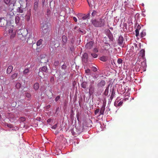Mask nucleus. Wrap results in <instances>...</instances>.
I'll use <instances>...</instances> for the list:
<instances>
[{"instance_id": "nucleus-1", "label": "nucleus", "mask_w": 158, "mask_h": 158, "mask_svg": "<svg viewBox=\"0 0 158 158\" xmlns=\"http://www.w3.org/2000/svg\"><path fill=\"white\" fill-rule=\"evenodd\" d=\"M145 50L144 49H142L140 51V54L141 55L143 59V60L141 63V65L140 68V70H141L143 71L144 72L146 71V68L147 67L146 60L144 58L145 56Z\"/></svg>"}, {"instance_id": "nucleus-2", "label": "nucleus", "mask_w": 158, "mask_h": 158, "mask_svg": "<svg viewBox=\"0 0 158 158\" xmlns=\"http://www.w3.org/2000/svg\"><path fill=\"white\" fill-rule=\"evenodd\" d=\"M92 22L94 25L96 27L103 26L105 25V20L102 19L97 20H92Z\"/></svg>"}, {"instance_id": "nucleus-3", "label": "nucleus", "mask_w": 158, "mask_h": 158, "mask_svg": "<svg viewBox=\"0 0 158 158\" xmlns=\"http://www.w3.org/2000/svg\"><path fill=\"white\" fill-rule=\"evenodd\" d=\"M18 33V39L23 41L25 39L26 35L27 34V31L25 29L19 30Z\"/></svg>"}, {"instance_id": "nucleus-4", "label": "nucleus", "mask_w": 158, "mask_h": 158, "mask_svg": "<svg viewBox=\"0 0 158 158\" xmlns=\"http://www.w3.org/2000/svg\"><path fill=\"white\" fill-rule=\"evenodd\" d=\"M8 31V34L10 36V39L12 40L15 37L16 35V31L14 29L13 26L10 25L9 27Z\"/></svg>"}, {"instance_id": "nucleus-5", "label": "nucleus", "mask_w": 158, "mask_h": 158, "mask_svg": "<svg viewBox=\"0 0 158 158\" xmlns=\"http://www.w3.org/2000/svg\"><path fill=\"white\" fill-rule=\"evenodd\" d=\"M34 35L31 33L29 34V37L28 38L27 40V42L29 44H35V41L34 39Z\"/></svg>"}, {"instance_id": "nucleus-6", "label": "nucleus", "mask_w": 158, "mask_h": 158, "mask_svg": "<svg viewBox=\"0 0 158 158\" xmlns=\"http://www.w3.org/2000/svg\"><path fill=\"white\" fill-rule=\"evenodd\" d=\"M14 16V13L11 11L9 13H7L6 17L4 18H5L6 20L10 21L13 18Z\"/></svg>"}, {"instance_id": "nucleus-7", "label": "nucleus", "mask_w": 158, "mask_h": 158, "mask_svg": "<svg viewBox=\"0 0 158 158\" xmlns=\"http://www.w3.org/2000/svg\"><path fill=\"white\" fill-rule=\"evenodd\" d=\"M94 83V81H92L90 82V84L89 86V93L90 94H92L94 92V86L93 85Z\"/></svg>"}, {"instance_id": "nucleus-8", "label": "nucleus", "mask_w": 158, "mask_h": 158, "mask_svg": "<svg viewBox=\"0 0 158 158\" xmlns=\"http://www.w3.org/2000/svg\"><path fill=\"white\" fill-rule=\"evenodd\" d=\"M41 27L42 30H49L48 25L46 22L41 23Z\"/></svg>"}, {"instance_id": "nucleus-9", "label": "nucleus", "mask_w": 158, "mask_h": 158, "mask_svg": "<svg viewBox=\"0 0 158 158\" xmlns=\"http://www.w3.org/2000/svg\"><path fill=\"white\" fill-rule=\"evenodd\" d=\"M48 72V70L47 67L46 66H44L40 69L39 74V75L41 73H47Z\"/></svg>"}, {"instance_id": "nucleus-10", "label": "nucleus", "mask_w": 158, "mask_h": 158, "mask_svg": "<svg viewBox=\"0 0 158 158\" xmlns=\"http://www.w3.org/2000/svg\"><path fill=\"white\" fill-rule=\"evenodd\" d=\"M105 104H103L100 110V113H99V115L98 116H100L101 115H103L104 112L105 110Z\"/></svg>"}, {"instance_id": "nucleus-11", "label": "nucleus", "mask_w": 158, "mask_h": 158, "mask_svg": "<svg viewBox=\"0 0 158 158\" xmlns=\"http://www.w3.org/2000/svg\"><path fill=\"white\" fill-rule=\"evenodd\" d=\"M124 40V39L122 36L120 35L118 39V43L121 46L123 45Z\"/></svg>"}, {"instance_id": "nucleus-12", "label": "nucleus", "mask_w": 158, "mask_h": 158, "mask_svg": "<svg viewBox=\"0 0 158 158\" xmlns=\"http://www.w3.org/2000/svg\"><path fill=\"white\" fill-rule=\"evenodd\" d=\"M106 82L104 80H102L97 84V86L98 88L103 87L105 85Z\"/></svg>"}, {"instance_id": "nucleus-13", "label": "nucleus", "mask_w": 158, "mask_h": 158, "mask_svg": "<svg viewBox=\"0 0 158 158\" xmlns=\"http://www.w3.org/2000/svg\"><path fill=\"white\" fill-rule=\"evenodd\" d=\"M6 23V21L4 17H0V26L2 27L5 25V23Z\"/></svg>"}, {"instance_id": "nucleus-14", "label": "nucleus", "mask_w": 158, "mask_h": 158, "mask_svg": "<svg viewBox=\"0 0 158 158\" xmlns=\"http://www.w3.org/2000/svg\"><path fill=\"white\" fill-rule=\"evenodd\" d=\"M38 2L39 0H36L34 3V10L35 12H37L38 10Z\"/></svg>"}, {"instance_id": "nucleus-15", "label": "nucleus", "mask_w": 158, "mask_h": 158, "mask_svg": "<svg viewBox=\"0 0 158 158\" xmlns=\"http://www.w3.org/2000/svg\"><path fill=\"white\" fill-rule=\"evenodd\" d=\"M93 42L92 41H90L87 43L85 45V47L88 49H90L93 47Z\"/></svg>"}, {"instance_id": "nucleus-16", "label": "nucleus", "mask_w": 158, "mask_h": 158, "mask_svg": "<svg viewBox=\"0 0 158 158\" xmlns=\"http://www.w3.org/2000/svg\"><path fill=\"white\" fill-rule=\"evenodd\" d=\"M118 101H117V100L114 102V105L116 107L120 106H122L123 103V102L122 101H120L119 102Z\"/></svg>"}, {"instance_id": "nucleus-17", "label": "nucleus", "mask_w": 158, "mask_h": 158, "mask_svg": "<svg viewBox=\"0 0 158 158\" xmlns=\"http://www.w3.org/2000/svg\"><path fill=\"white\" fill-rule=\"evenodd\" d=\"M13 69V67L11 65H10L8 66L6 72L7 73L10 74L12 71Z\"/></svg>"}, {"instance_id": "nucleus-18", "label": "nucleus", "mask_w": 158, "mask_h": 158, "mask_svg": "<svg viewBox=\"0 0 158 158\" xmlns=\"http://www.w3.org/2000/svg\"><path fill=\"white\" fill-rule=\"evenodd\" d=\"M41 31L42 32L43 35H48L50 31L49 30H42Z\"/></svg>"}, {"instance_id": "nucleus-19", "label": "nucleus", "mask_w": 158, "mask_h": 158, "mask_svg": "<svg viewBox=\"0 0 158 158\" xmlns=\"http://www.w3.org/2000/svg\"><path fill=\"white\" fill-rule=\"evenodd\" d=\"M103 47L105 50H108L111 48L110 44L106 43L103 46Z\"/></svg>"}, {"instance_id": "nucleus-20", "label": "nucleus", "mask_w": 158, "mask_h": 158, "mask_svg": "<svg viewBox=\"0 0 158 158\" xmlns=\"http://www.w3.org/2000/svg\"><path fill=\"white\" fill-rule=\"evenodd\" d=\"M88 85V83L87 82L84 81L81 84V86L82 88L84 89H85Z\"/></svg>"}, {"instance_id": "nucleus-21", "label": "nucleus", "mask_w": 158, "mask_h": 158, "mask_svg": "<svg viewBox=\"0 0 158 158\" xmlns=\"http://www.w3.org/2000/svg\"><path fill=\"white\" fill-rule=\"evenodd\" d=\"M39 84L38 82L35 83L34 85V89L35 90H37L39 88Z\"/></svg>"}, {"instance_id": "nucleus-22", "label": "nucleus", "mask_w": 158, "mask_h": 158, "mask_svg": "<svg viewBox=\"0 0 158 158\" xmlns=\"http://www.w3.org/2000/svg\"><path fill=\"white\" fill-rule=\"evenodd\" d=\"M67 67V66L65 65L64 64H63L62 66H61V69H62L63 70H64V72H63V73H61V74L62 75H65V74L66 73V72L65 71V70L66 69V68Z\"/></svg>"}, {"instance_id": "nucleus-23", "label": "nucleus", "mask_w": 158, "mask_h": 158, "mask_svg": "<svg viewBox=\"0 0 158 158\" xmlns=\"http://www.w3.org/2000/svg\"><path fill=\"white\" fill-rule=\"evenodd\" d=\"M24 9L22 8L21 7H18L17 9V11H18V12L20 13H23L24 12Z\"/></svg>"}, {"instance_id": "nucleus-24", "label": "nucleus", "mask_w": 158, "mask_h": 158, "mask_svg": "<svg viewBox=\"0 0 158 158\" xmlns=\"http://www.w3.org/2000/svg\"><path fill=\"white\" fill-rule=\"evenodd\" d=\"M115 95V92L114 89H113L112 91L111 95L110 97L111 99H112Z\"/></svg>"}, {"instance_id": "nucleus-25", "label": "nucleus", "mask_w": 158, "mask_h": 158, "mask_svg": "<svg viewBox=\"0 0 158 158\" xmlns=\"http://www.w3.org/2000/svg\"><path fill=\"white\" fill-rule=\"evenodd\" d=\"M20 19L19 17L18 16H16L15 17V23L18 24L19 21Z\"/></svg>"}, {"instance_id": "nucleus-26", "label": "nucleus", "mask_w": 158, "mask_h": 158, "mask_svg": "<svg viewBox=\"0 0 158 158\" xmlns=\"http://www.w3.org/2000/svg\"><path fill=\"white\" fill-rule=\"evenodd\" d=\"M109 86H108L106 89L104 94L105 95L107 96L108 95V92H109Z\"/></svg>"}, {"instance_id": "nucleus-27", "label": "nucleus", "mask_w": 158, "mask_h": 158, "mask_svg": "<svg viewBox=\"0 0 158 158\" xmlns=\"http://www.w3.org/2000/svg\"><path fill=\"white\" fill-rule=\"evenodd\" d=\"M100 60L102 61H105L107 60V58L106 56H103L100 57Z\"/></svg>"}, {"instance_id": "nucleus-28", "label": "nucleus", "mask_w": 158, "mask_h": 158, "mask_svg": "<svg viewBox=\"0 0 158 158\" xmlns=\"http://www.w3.org/2000/svg\"><path fill=\"white\" fill-rule=\"evenodd\" d=\"M29 68H26L23 71V74H26L27 73L29 72Z\"/></svg>"}, {"instance_id": "nucleus-29", "label": "nucleus", "mask_w": 158, "mask_h": 158, "mask_svg": "<svg viewBox=\"0 0 158 158\" xmlns=\"http://www.w3.org/2000/svg\"><path fill=\"white\" fill-rule=\"evenodd\" d=\"M42 41L43 40L42 39L39 40L36 43L37 46H40L42 44Z\"/></svg>"}, {"instance_id": "nucleus-30", "label": "nucleus", "mask_w": 158, "mask_h": 158, "mask_svg": "<svg viewBox=\"0 0 158 158\" xmlns=\"http://www.w3.org/2000/svg\"><path fill=\"white\" fill-rule=\"evenodd\" d=\"M122 60L121 59H118L117 60V63L118 64V65L122 66Z\"/></svg>"}, {"instance_id": "nucleus-31", "label": "nucleus", "mask_w": 158, "mask_h": 158, "mask_svg": "<svg viewBox=\"0 0 158 158\" xmlns=\"http://www.w3.org/2000/svg\"><path fill=\"white\" fill-rule=\"evenodd\" d=\"M146 35V32L145 31H143L140 33V36L141 37H143Z\"/></svg>"}, {"instance_id": "nucleus-32", "label": "nucleus", "mask_w": 158, "mask_h": 158, "mask_svg": "<svg viewBox=\"0 0 158 158\" xmlns=\"http://www.w3.org/2000/svg\"><path fill=\"white\" fill-rule=\"evenodd\" d=\"M30 13L27 14L26 15V19L27 21H29L30 20Z\"/></svg>"}, {"instance_id": "nucleus-33", "label": "nucleus", "mask_w": 158, "mask_h": 158, "mask_svg": "<svg viewBox=\"0 0 158 158\" xmlns=\"http://www.w3.org/2000/svg\"><path fill=\"white\" fill-rule=\"evenodd\" d=\"M62 40L63 42L65 43L67 41V37L65 35H63L62 36Z\"/></svg>"}, {"instance_id": "nucleus-34", "label": "nucleus", "mask_w": 158, "mask_h": 158, "mask_svg": "<svg viewBox=\"0 0 158 158\" xmlns=\"http://www.w3.org/2000/svg\"><path fill=\"white\" fill-rule=\"evenodd\" d=\"M89 14H88L82 17V19L84 20H85L86 19H89Z\"/></svg>"}, {"instance_id": "nucleus-35", "label": "nucleus", "mask_w": 158, "mask_h": 158, "mask_svg": "<svg viewBox=\"0 0 158 158\" xmlns=\"http://www.w3.org/2000/svg\"><path fill=\"white\" fill-rule=\"evenodd\" d=\"M18 74L17 73H15L11 76L12 78L14 79L17 77Z\"/></svg>"}, {"instance_id": "nucleus-36", "label": "nucleus", "mask_w": 158, "mask_h": 158, "mask_svg": "<svg viewBox=\"0 0 158 158\" xmlns=\"http://www.w3.org/2000/svg\"><path fill=\"white\" fill-rule=\"evenodd\" d=\"M21 85L19 83H17L15 85V86L17 88L19 89L21 87Z\"/></svg>"}, {"instance_id": "nucleus-37", "label": "nucleus", "mask_w": 158, "mask_h": 158, "mask_svg": "<svg viewBox=\"0 0 158 158\" xmlns=\"http://www.w3.org/2000/svg\"><path fill=\"white\" fill-rule=\"evenodd\" d=\"M91 69L94 72H96L97 71V69L95 67L93 66L91 67Z\"/></svg>"}, {"instance_id": "nucleus-38", "label": "nucleus", "mask_w": 158, "mask_h": 158, "mask_svg": "<svg viewBox=\"0 0 158 158\" xmlns=\"http://www.w3.org/2000/svg\"><path fill=\"white\" fill-rule=\"evenodd\" d=\"M99 112L100 113L99 109H96L94 111V114H95V115H97Z\"/></svg>"}, {"instance_id": "nucleus-39", "label": "nucleus", "mask_w": 158, "mask_h": 158, "mask_svg": "<svg viewBox=\"0 0 158 158\" xmlns=\"http://www.w3.org/2000/svg\"><path fill=\"white\" fill-rule=\"evenodd\" d=\"M85 73L88 75L90 74V70L89 69H87L85 71Z\"/></svg>"}, {"instance_id": "nucleus-40", "label": "nucleus", "mask_w": 158, "mask_h": 158, "mask_svg": "<svg viewBox=\"0 0 158 158\" xmlns=\"http://www.w3.org/2000/svg\"><path fill=\"white\" fill-rule=\"evenodd\" d=\"M97 14V12L95 10H93V12L92 13V16H95Z\"/></svg>"}, {"instance_id": "nucleus-41", "label": "nucleus", "mask_w": 158, "mask_h": 158, "mask_svg": "<svg viewBox=\"0 0 158 158\" xmlns=\"http://www.w3.org/2000/svg\"><path fill=\"white\" fill-rule=\"evenodd\" d=\"M91 55L94 58H96L98 56V55L95 53H92L91 54Z\"/></svg>"}, {"instance_id": "nucleus-42", "label": "nucleus", "mask_w": 158, "mask_h": 158, "mask_svg": "<svg viewBox=\"0 0 158 158\" xmlns=\"http://www.w3.org/2000/svg\"><path fill=\"white\" fill-rule=\"evenodd\" d=\"M59 64V61H55L54 63V65L56 66H57Z\"/></svg>"}, {"instance_id": "nucleus-43", "label": "nucleus", "mask_w": 158, "mask_h": 158, "mask_svg": "<svg viewBox=\"0 0 158 158\" xmlns=\"http://www.w3.org/2000/svg\"><path fill=\"white\" fill-rule=\"evenodd\" d=\"M60 99V97L59 96H57L55 98V100L56 102H57Z\"/></svg>"}, {"instance_id": "nucleus-44", "label": "nucleus", "mask_w": 158, "mask_h": 158, "mask_svg": "<svg viewBox=\"0 0 158 158\" xmlns=\"http://www.w3.org/2000/svg\"><path fill=\"white\" fill-rule=\"evenodd\" d=\"M10 0H4V2L6 4H8L10 3Z\"/></svg>"}, {"instance_id": "nucleus-45", "label": "nucleus", "mask_w": 158, "mask_h": 158, "mask_svg": "<svg viewBox=\"0 0 158 158\" xmlns=\"http://www.w3.org/2000/svg\"><path fill=\"white\" fill-rule=\"evenodd\" d=\"M25 96L28 98H29L30 97L31 95L30 94L28 93H25Z\"/></svg>"}, {"instance_id": "nucleus-46", "label": "nucleus", "mask_w": 158, "mask_h": 158, "mask_svg": "<svg viewBox=\"0 0 158 158\" xmlns=\"http://www.w3.org/2000/svg\"><path fill=\"white\" fill-rule=\"evenodd\" d=\"M83 57L84 59H87L88 58V55L87 53H85L83 56Z\"/></svg>"}, {"instance_id": "nucleus-47", "label": "nucleus", "mask_w": 158, "mask_h": 158, "mask_svg": "<svg viewBox=\"0 0 158 158\" xmlns=\"http://www.w3.org/2000/svg\"><path fill=\"white\" fill-rule=\"evenodd\" d=\"M135 32L136 36H138L139 35V31L138 30H136Z\"/></svg>"}, {"instance_id": "nucleus-48", "label": "nucleus", "mask_w": 158, "mask_h": 158, "mask_svg": "<svg viewBox=\"0 0 158 158\" xmlns=\"http://www.w3.org/2000/svg\"><path fill=\"white\" fill-rule=\"evenodd\" d=\"M141 26L139 24H138V26H137L136 30H139L141 29Z\"/></svg>"}, {"instance_id": "nucleus-49", "label": "nucleus", "mask_w": 158, "mask_h": 158, "mask_svg": "<svg viewBox=\"0 0 158 158\" xmlns=\"http://www.w3.org/2000/svg\"><path fill=\"white\" fill-rule=\"evenodd\" d=\"M7 126L10 128H12L13 127V126L11 124H9L7 125Z\"/></svg>"}, {"instance_id": "nucleus-50", "label": "nucleus", "mask_w": 158, "mask_h": 158, "mask_svg": "<svg viewBox=\"0 0 158 158\" xmlns=\"http://www.w3.org/2000/svg\"><path fill=\"white\" fill-rule=\"evenodd\" d=\"M109 38V39L111 40H112L113 39V38L111 35H109L108 36Z\"/></svg>"}, {"instance_id": "nucleus-51", "label": "nucleus", "mask_w": 158, "mask_h": 158, "mask_svg": "<svg viewBox=\"0 0 158 158\" xmlns=\"http://www.w3.org/2000/svg\"><path fill=\"white\" fill-rule=\"evenodd\" d=\"M20 120L24 122L25 121L26 119L25 118L22 117L20 118Z\"/></svg>"}, {"instance_id": "nucleus-52", "label": "nucleus", "mask_w": 158, "mask_h": 158, "mask_svg": "<svg viewBox=\"0 0 158 158\" xmlns=\"http://www.w3.org/2000/svg\"><path fill=\"white\" fill-rule=\"evenodd\" d=\"M54 77H52L51 78H50V81L51 82H53L54 81Z\"/></svg>"}, {"instance_id": "nucleus-53", "label": "nucleus", "mask_w": 158, "mask_h": 158, "mask_svg": "<svg viewBox=\"0 0 158 158\" xmlns=\"http://www.w3.org/2000/svg\"><path fill=\"white\" fill-rule=\"evenodd\" d=\"M52 121V120L51 118H49L48 119L47 121V122L48 123H51Z\"/></svg>"}, {"instance_id": "nucleus-54", "label": "nucleus", "mask_w": 158, "mask_h": 158, "mask_svg": "<svg viewBox=\"0 0 158 158\" xmlns=\"http://www.w3.org/2000/svg\"><path fill=\"white\" fill-rule=\"evenodd\" d=\"M73 19L75 21V22H77V19L75 17H73Z\"/></svg>"}, {"instance_id": "nucleus-55", "label": "nucleus", "mask_w": 158, "mask_h": 158, "mask_svg": "<svg viewBox=\"0 0 158 158\" xmlns=\"http://www.w3.org/2000/svg\"><path fill=\"white\" fill-rule=\"evenodd\" d=\"M56 127H57L56 125H54V126H52V128L53 129H55L56 128Z\"/></svg>"}, {"instance_id": "nucleus-56", "label": "nucleus", "mask_w": 158, "mask_h": 158, "mask_svg": "<svg viewBox=\"0 0 158 158\" xmlns=\"http://www.w3.org/2000/svg\"><path fill=\"white\" fill-rule=\"evenodd\" d=\"M51 106L50 105H48L47 106H46V108L47 109H49V108H50Z\"/></svg>"}, {"instance_id": "nucleus-57", "label": "nucleus", "mask_w": 158, "mask_h": 158, "mask_svg": "<svg viewBox=\"0 0 158 158\" xmlns=\"http://www.w3.org/2000/svg\"><path fill=\"white\" fill-rule=\"evenodd\" d=\"M79 32L81 33H83V31L81 30H80L79 31Z\"/></svg>"}, {"instance_id": "nucleus-58", "label": "nucleus", "mask_w": 158, "mask_h": 158, "mask_svg": "<svg viewBox=\"0 0 158 158\" xmlns=\"http://www.w3.org/2000/svg\"><path fill=\"white\" fill-rule=\"evenodd\" d=\"M137 23H136V24H135V26H137Z\"/></svg>"}, {"instance_id": "nucleus-59", "label": "nucleus", "mask_w": 158, "mask_h": 158, "mask_svg": "<svg viewBox=\"0 0 158 158\" xmlns=\"http://www.w3.org/2000/svg\"><path fill=\"white\" fill-rule=\"evenodd\" d=\"M139 46H141V44H139Z\"/></svg>"}, {"instance_id": "nucleus-60", "label": "nucleus", "mask_w": 158, "mask_h": 158, "mask_svg": "<svg viewBox=\"0 0 158 158\" xmlns=\"http://www.w3.org/2000/svg\"><path fill=\"white\" fill-rule=\"evenodd\" d=\"M77 27H75L74 28V29H76Z\"/></svg>"}, {"instance_id": "nucleus-61", "label": "nucleus", "mask_w": 158, "mask_h": 158, "mask_svg": "<svg viewBox=\"0 0 158 158\" xmlns=\"http://www.w3.org/2000/svg\"><path fill=\"white\" fill-rule=\"evenodd\" d=\"M126 2H127L126 1H125V2H124V3H126Z\"/></svg>"}, {"instance_id": "nucleus-62", "label": "nucleus", "mask_w": 158, "mask_h": 158, "mask_svg": "<svg viewBox=\"0 0 158 158\" xmlns=\"http://www.w3.org/2000/svg\"><path fill=\"white\" fill-rule=\"evenodd\" d=\"M135 46H136V47H137V45H135Z\"/></svg>"}, {"instance_id": "nucleus-63", "label": "nucleus", "mask_w": 158, "mask_h": 158, "mask_svg": "<svg viewBox=\"0 0 158 158\" xmlns=\"http://www.w3.org/2000/svg\"><path fill=\"white\" fill-rule=\"evenodd\" d=\"M70 49L71 50H72V48H70Z\"/></svg>"}, {"instance_id": "nucleus-64", "label": "nucleus", "mask_w": 158, "mask_h": 158, "mask_svg": "<svg viewBox=\"0 0 158 158\" xmlns=\"http://www.w3.org/2000/svg\"><path fill=\"white\" fill-rule=\"evenodd\" d=\"M142 5H143H143H144V4H142Z\"/></svg>"}]
</instances>
